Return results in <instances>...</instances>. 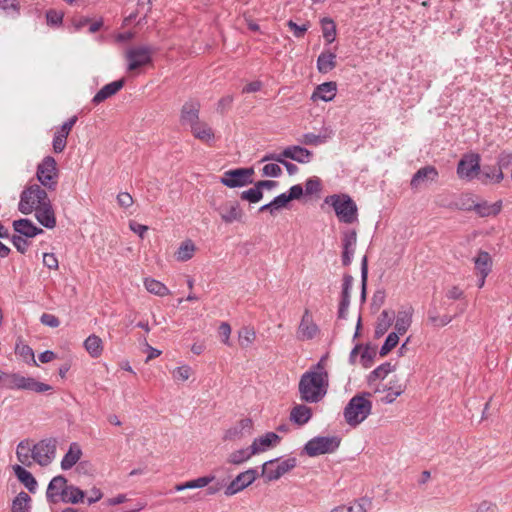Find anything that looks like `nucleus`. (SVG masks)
<instances>
[{"label":"nucleus","instance_id":"nucleus-25","mask_svg":"<svg viewBox=\"0 0 512 512\" xmlns=\"http://www.w3.org/2000/svg\"><path fill=\"white\" fill-rule=\"evenodd\" d=\"M285 158L294 160L298 163H308L312 158V152L304 147L293 145L288 146L282 151Z\"/></svg>","mask_w":512,"mask_h":512},{"label":"nucleus","instance_id":"nucleus-21","mask_svg":"<svg viewBox=\"0 0 512 512\" xmlns=\"http://www.w3.org/2000/svg\"><path fill=\"white\" fill-rule=\"evenodd\" d=\"M353 285V277L349 274L344 275L341 300L339 303L338 317L341 319L346 318L348 307L350 305L351 289Z\"/></svg>","mask_w":512,"mask_h":512},{"label":"nucleus","instance_id":"nucleus-16","mask_svg":"<svg viewBox=\"0 0 512 512\" xmlns=\"http://www.w3.org/2000/svg\"><path fill=\"white\" fill-rule=\"evenodd\" d=\"M77 122V116H73L65 121L62 126L55 132L53 137V151L61 153L67 145V137L70 134L73 126Z\"/></svg>","mask_w":512,"mask_h":512},{"label":"nucleus","instance_id":"nucleus-11","mask_svg":"<svg viewBox=\"0 0 512 512\" xmlns=\"http://www.w3.org/2000/svg\"><path fill=\"white\" fill-rule=\"evenodd\" d=\"M252 168H237L224 172L220 183L229 188L243 187L253 183Z\"/></svg>","mask_w":512,"mask_h":512},{"label":"nucleus","instance_id":"nucleus-10","mask_svg":"<svg viewBox=\"0 0 512 512\" xmlns=\"http://www.w3.org/2000/svg\"><path fill=\"white\" fill-rule=\"evenodd\" d=\"M297 466V459L290 457L279 462L278 459H272L265 462L262 466V475L268 481L278 480L284 474L288 473Z\"/></svg>","mask_w":512,"mask_h":512},{"label":"nucleus","instance_id":"nucleus-37","mask_svg":"<svg viewBox=\"0 0 512 512\" xmlns=\"http://www.w3.org/2000/svg\"><path fill=\"white\" fill-rule=\"evenodd\" d=\"M336 66V54L333 52H322L317 59V68L320 73H328Z\"/></svg>","mask_w":512,"mask_h":512},{"label":"nucleus","instance_id":"nucleus-35","mask_svg":"<svg viewBox=\"0 0 512 512\" xmlns=\"http://www.w3.org/2000/svg\"><path fill=\"white\" fill-rule=\"evenodd\" d=\"M477 177L483 184H488L489 182L500 183L504 175L501 168L485 167L483 170L480 169V173Z\"/></svg>","mask_w":512,"mask_h":512},{"label":"nucleus","instance_id":"nucleus-19","mask_svg":"<svg viewBox=\"0 0 512 512\" xmlns=\"http://www.w3.org/2000/svg\"><path fill=\"white\" fill-rule=\"evenodd\" d=\"M281 438L274 432H267L266 434L254 439L250 445L252 453L259 454L268 450L271 447L276 446L280 442Z\"/></svg>","mask_w":512,"mask_h":512},{"label":"nucleus","instance_id":"nucleus-20","mask_svg":"<svg viewBox=\"0 0 512 512\" xmlns=\"http://www.w3.org/2000/svg\"><path fill=\"white\" fill-rule=\"evenodd\" d=\"M438 175V171L434 166L422 167L413 175L410 182L411 188L418 189L425 182H434L437 180Z\"/></svg>","mask_w":512,"mask_h":512},{"label":"nucleus","instance_id":"nucleus-3","mask_svg":"<svg viewBox=\"0 0 512 512\" xmlns=\"http://www.w3.org/2000/svg\"><path fill=\"white\" fill-rule=\"evenodd\" d=\"M333 207L340 222L351 224L357 221L358 208L353 199L347 194H333L324 200Z\"/></svg>","mask_w":512,"mask_h":512},{"label":"nucleus","instance_id":"nucleus-15","mask_svg":"<svg viewBox=\"0 0 512 512\" xmlns=\"http://www.w3.org/2000/svg\"><path fill=\"white\" fill-rule=\"evenodd\" d=\"M221 220L226 224L241 222L244 212L237 201H226L215 208Z\"/></svg>","mask_w":512,"mask_h":512},{"label":"nucleus","instance_id":"nucleus-41","mask_svg":"<svg viewBox=\"0 0 512 512\" xmlns=\"http://www.w3.org/2000/svg\"><path fill=\"white\" fill-rule=\"evenodd\" d=\"M144 286L148 292L160 297L170 294L169 289L162 282L152 278H146L144 280Z\"/></svg>","mask_w":512,"mask_h":512},{"label":"nucleus","instance_id":"nucleus-43","mask_svg":"<svg viewBox=\"0 0 512 512\" xmlns=\"http://www.w3.org/2000/svg\"><path fill=\"white\" fill-rule=\"evenodd\" d=\"M427 314L429 323L435 328L444 327L453 319L452 316L449 315L440 316L436 307H430Z\"/></svg>","mask_w":512,"mask_h":512},{"label":"nucleus","instance_id":"nucleus-22","mask_svg":"<svg viewBox=\"0 0 512 512\" xmlns=\"http://www.w3.org/2000/svg\"><path fill=\"white\" fill-rule=\"evenodd\" d=\"M125 84L124 79H120L117 81H113L104 85L93 97L92 103L94 105H99L104 102L106 99L115 95L118 91H120Z\"/></svg>","mask_w":512,"mask_h":512},{"label":"nucleus","instance_id":"nucleus-12","mask_svg":"<svg viewBox=\"0 0 512 512\" xmlns=\"http://www.w3.org/2000/svg\"><path fill=\"white\" fill-rule=\"evenodd\" d=\"M457 176L466 181H471L480 173V156L468 153L462 156L457 165Z\"/></svg>","mask_w":512,"mask_h":512},{"label":"nucleus","instance_id":"nucleus-52","mask_svg":"<svg viewBox=\"0 0 512 512\" xmlns=\"http://www.w3.org/2000/svg\"><path fill=\"white\" fill-rule=\"evenodd\" d=\"M0 10L6 13L13 12L14 17L20 15V1L19 0H0Z\"/></svg>","mask_w":512,"mask_h":512},{"label":"nucleus","instance_id":"nucleus-32","mask_svg":"<svg viewBox=\"0 0 512 512\" xmlns=\"http://www.w3.org/2000/svg\"><path fill=\"white\" fill-rule=\"evenodd\" d=\"M371 504L372 502L370 498L362 497L348 505L337 506L330 512H366L370 508Z\"/></svg>","mask_w":512,"mask_h":512},{"label":"nucleus","instance_id":"nucleus-62","mask_svg":"<svg viewBox=\"0 0 512 512\" xmlns=\"http://www.w3.org/2000/svg\"><path fill=\"white\" fill-rule=\"evenodd\" d=\"M11 241H12L13 245L15 246V248L17 249V251H19L20 253L24 254L27 251L29 242L24 237L19 236V235H14L11 238Z\"/></svg>","mask_w":512,"mask_h":512},{"label":"nucleus","instance_id":"nucleus-5","mask_svg":"<svg viewBox=\"0 0 512 512\" xmlns=\"http://www.w3.org/2000/svg\"><path fill=\"white\" fill-rule=\"evenodd\" d=\"M6 389L27 390L36 393H45L52 390L49 384L39 382L31 376H24L20 373H9L6 377Z\"/></svg>","mask_w":512,"mask_h":512},{"label":"nucleus","instance_id":"nucleus-13","mask_svg":"<svg viewBox=\"0 0 512 512\" xmlns=\"http://www.w3.org/2000/svg\"><path fill=\"white\" fill-rule=\"evenodd\" d=\"M257 476L258 472L254 468L241 472L226 487L224 494L228 497L237 494L251 485L256 480Z\"/></svg>","mask_w":512,"mask_h":512},{"label":"nucleus","instance_id":"nucleus-24","mask_svg":"<svg viewBox=\"0 0 512 512\" xmlns=\"http://www.w3.org/2000/svg\"><path fill=\"white\" fill-rule=\"evenodd\" d=\"M501 209V200L496 201L493 204H490L487 201H482L467 208V210L474 211L480 217L496 216L500 213Z\"/></svg>","mask_w":512,"mask_h":512},{"label":"nucleus","instance_id":"nucleus-27","mask_svg":"<svg viewBox=\"0 0 512 512\" xmlns=\"http://www.w3.org/2000/svg\"><path fill=\"white\" fill-rule=\"evenodd\" d=\"M14 230L19 233V236L27 238L35 237L38 234L43 233V229L35 226L29 219H19L13 222Z\"/></svg>","mask_w":512,"mask_h":512},{"label":"nucleus","instance_id":"nucleus-1","mask_svg":"<svg viewBox=\"0 0 512 512\" xmlns=\"http://www.w3.org/2000/svg\"><path fill=\"white\" fill-rule=\"evenodd\" d=\"M323 362L324 358L301 376L298 389L302 401L317 403L326 395L329 377Z\"/></svg>","mask_w":512,"mask_h":512},{"label":"nucleus","instance_id":"nucleus-53","mask_svg":"<svg viewBox=\"0 0 512 512\" xmlns=\"http://www.w3.org/2000/svg\"><path fill=\"white\" fill-rule=\"evenodd\" d=\"M367 279H368V259L367 256H363L361 260V298L364 301L366 298V286H367Z\"/></svg>","mask_w":512,"mask_h":512},{"label":"nucleus","instance_id":"nucleus-26","mask_svg":"<svg viewBox=\"0 0 512 512\" xmlns=\"http://www.w3.org/2000/svg\"><path fill=\"white\" fill-rule=\"evenodd\" d=\"M35 216L38 222L48 229L56 226L55 213L50 202L35 209Z\"/></svg>","mask_w":512,"mask_h":512},{"label":"nucleus","instance_id":"nucleus-39","mask_svg":"<svg viewBox=\"0 0 512 512\" xmlns=\"http://www.w3.org/2000/svg\"><path fill=\"white\" fill-rule=\"evenodd\" d=\"M191 132L195 138L206 143H209L214 139L213 130L208 124L204 122H199L197 125L193 126L191 128Z\"/></svg>","mask_w":512,"mask_h":512},{"label":"nucleus","instance_id":"nucleus-44","mask_svg":"<svg viewBox=\"0 0 512 512\" xmlns=\"http://www.w3.org/2000/svg\"><path fill=\"white\" fill-rule=\"evenodd\" d=\"M254 453H252L251 447L242 448L229 454L227 462L234 465H240L250 459Z\"/></svg>","mask_w":512,"mask_h":512},{"label":"nucleus","instance_id":"nucleus-54","mask_svg":"<svg viewBox=\"0 0 512 512\" xmlns=\"http://www.w3.org/2000/svg\"><path fill=\"white\" fill-rule=\"evenodd\" d=\"M64 14L61 11L50 9L46 12L47 24L51 26H59L62 24Z\"/></svg>","mask_w":512,"mask_h":512},{"label":"nucleus","instance_id":"nucleus-51","mask_svg":"<svg viewBox=\"0 0 512 512\" xmlns=\"http://www.w3.org/2000/svg\"><path fill=\"white\" fill-rule=\"evenodd\" d=\"M399 335L400 334L397 332H391L390 334H388L384 344L380 349L381 356L387 355L398 344Z\"/></svg>","mask_w":512,"mask_h":512},{"label":"nucleus","instance_id":"nucleus-30","mask_svg":"<svg viewBox=\"0 0 512 512\" xmlns=\"http://www.w3.org/2000/svg\"><path fill=\"white\" fill-rule=\"evenodd\" d=\"M395 319L394 311L383 310L375 326V338H381L388 331Z\"/></svg>","mask_w":512,"mask_h":512},{"label":"nucleus","instance_id":"nucleus-31","mask_svg":"<svg viewBox=\"0 0 512 512\" xmlns=\"http://www.w3.org/2000/svg\"><path fill=\"white\" fill-rule=\"evenodd\" d=\"M13 471L17 479L29 490V492H36L38 484L31 472L26 470L21 465H14Z\"/></svg>","mask_w":512,"mask_h":512},{"label":"nucleus","instance_id":"nucleus-18","mask_svg":"<svg viewBox=\"0 0 512 512\" xmlns=\"http://www.w3.org/2000/svg\"><path fill=\"white\" fill-rule=\"evenodd\" d=\"M67 486V479L64 476H55L48 484L46 491L47 500L50 503H57L59 499L62 501Z\"/></svg>","mask_w":512,"mask_h":512},{"label":"nucleus","instance_id":"nucleus-57","mask_svg":"<svg viewBox=\"0 0 512 512\" xmlns=\"http://www.w3.org/2000/svg\"><path fill=\"white\" fill-rule=\"evenodd\" d=\"M192 369L188 365L179 366L173 371V377L176 380L186 381L191 376Z\"/></svg>","mask_w":512,"mask_h":512},{"label":"nucleus","instance_id":"nucleus-47","mask_svg":"<svg viewBox=\"0 0 512 512\" xmlns=\"http://www.w3.org/2000/svg\"><path fill=\"white\" fill-rule=\"evenodd\" d=\"M195 252V245L191 240H187L183 242L176 252V259L178 261H188L190 260Z\"/></svg>","mask_w":512,"mask_h":512},{"label":"nucleus","instance_id":"nucleus-7","mask_svg":"<svg viewBox=\"0 0 512 512\" xmlns=\"http://www.w3.org/2000/svg\"><path fill=\"white\" fill-rule=\"evenodd\" d=\"M154 49L149 45H137L125 51L127 70L135 71L152 63Z\"/></svg>","mask_w":512,"mask_h":512},{"label":"nucleus","instance_id":"nucleus-9","mask_svg":"<svg viewBox=\"0 0 512 512\" xmlns=\"http://www.w3.org/2000/svg\"><path fill=\"white\" fill-rule=\"evenodd\" d=\"M57 440L45 438L32 446V459L40 466H48L56 456Z\"/></svg>","mask_w":512,"mask_h":512},{"label":"nucleus","instance_id":"nucleus-48","mask_svg":"<svg viewBox=\"0 0 512 512\" xmlns=\"http://www.w3.org/2000/svg\"><path fill=\"white\" fill-rule=\"evenodd\" d=\"M321 23L323 37L326 40V42L329 44L334 42L336 38V26L334 21L330 18H323Z\"/></svg>","mask_w":512,"mask_h":512},{"label":"nucleus","instance_id":"nucleus-58","mask_svg":"<svg viewBox=\"0 0 512 512\" xmlns=\"http://www.w3.org/2000/svg\"><path fill=\"white\" fill-rule=\"evenodd\" d=\"M404 392V388L400 385L397 388L389 387L388 393L382 398V402L386 404L393 403L398 396Z\"/></svg>","mask_w":512,"mask_h":512},{"label":"nucleus","instance_id":"nucleus-2","mask_svg":"<svg viewBox=\"0 0 512 512\" xmlns=\"http://www.w3.org/2000/svg\"><path fill=\"white\" fill-rule=\"evenodd\" d=\"M369 392H364L353 396L344 408V418L350 426H357L362 423L372 410V402Z\"/></svg>","mask_w":512,"mask_h":512},{"label":"nucleus","instance_id":"nucleus-63","mask_svg":"<svg viewBox=\"0 0 512 512\" xmlns=\"http://www.w3.org/2000/svg\"><path fill=\"white\" fill-rule=\"evenodd\" d=\"M376 353L373 349L366 347L361 354V362L363 367L368 368L371 366Z\"/></svg>","mask_w":512,"mask_h":512},{"label":"nucleus","instance_id":"nucleus-40","mask_svg":"<svg viewBox=\"0 0 512 512\" xmlns=\"http://www.w3.org/2000/svg\"><path fill=\"white\" fill-rule=\"evenodd\" d=\"M85 492L74 485H68L62 502L78 504L84 501Z\"/></svg>","mask_w":512,"mask_h":512},{"label":"nucleus","instance_id":"nucleus-14","mask_svg":"<svg viewBox=\"0 0 512 512\" xmlns=\"http://www.w3.org/2000/svg\"><path fill=\"white\" fill-rule=\"evenodd\" d=\"M320 332L318 325L314 322L309 309H305L298 326L296 337L300 341L314 339Z\"/></svg>","mask_w":512,"mask_h":512},{"label":"nucleus","instance_id":"nucleus-33","mask_svg":"<svg viewBox=\"0 0 512 512\" xmlns=\"http://www.w3.org/2000/svg\"><path fill=\"white\" fill-rule=\"evenodd\" d=\"M82 450L78 443L73 442L70 444L67 453L64 455L61 461L62 470L71 469L81 458Z\"/></svg>","mask_w":512,"mask_h":512},{"label":"nucleus","instance_id":"nucleus-55","mask_svg":"<svg viewBox=\"0 0 512 512\" xmlns=\"http://www.w3.org/2000/svg\"><path fill=\"white\" fill-rule=\"evenodd\" d=\"M321 190V181L317 177L307 179L305 182V193L307 195H313Z\"/></svg>","mask_w":512,"mask_h":512},{"label":"nucleus","instance_id":"nucleus-29","mask_svg":"<svg viewBox=\"0 0 512 512\" xmlns=\"http://www.w3.org/2000/svg\"><path fill=\"white\" fill-rule=\"evenodd\" d=\"M312 417V409L304 404L296 405L290 412V420L298 426H303Z\"/></svg>","mask_w":512,"mask_h":512},{"label":"nucleus","instance_id":"nucleus-49","mask_svg":"<svg viewBox=\"0 0 512 512\" xmlns=\"http://www.w3.org/2000/svg\"><path fill=\"white\" fill-rule=\"evenodd\" d=\"M15 353L19 355L26 363H32L33 365H37L34 356V351L30 346L18 343L16 344L15 347Z\"/></svg>","mask_w":512,"mask_h":512},{"label":"nucleus","instance_id":"nucleus-60","mask_svg":"<svg viewBox=\"0 0 512 512\" xmlns=\"http://www.w3.org/2000/svg\"><path fill=\"white\" fill-rule=\"evenodd\" d=\"M219 335L221 337V341L227 345L231 346L230 335H231V326L227 322H222L219 326Z\"/></svg>","mask_w":512,"mask_h":512},{"label":"nucleus","instance_id":"nucleus-56","mask_svg":"<svg viewBox=\"0 0 512 512\" xmlns=\"http://www.w3.org/2000/svg\"><path fill=\"white\" fill-rule=\"evenodd\" d=\"M281 174L282 169L277 163H269L262 168V175L266 177H279Z\"/></svg>","mask_w":512,"mask_h":512},{"label":"nucleus","instance_id":"nucleus-34","mask_svg":"<svg viewBox=\"0 0 512 512\" xmlns=\"http://www.w3.org/2000/svg\"><path fill=\"white\" fill-rule=\"evenodd\" d=\"M32 446L28 439L18 443L16 448V456L18 461L26 467H30L34 462L32 459Z\"/></svg>","mask_w":512,"mask_h":512},{"label":"nucleus","instance_id":"nucleus-28","mask_svg":"<svg viewBox=\"0 0 512 512\" xmlns=\"http://www.w3.org/2000/svg\"><path fill=\"white\" fill-rule=\"evenodd\" d=\"M337 85L335 82H325L318 85L312 94V99H320L325 102L331 101L336 96Z\"/></svg>","mask_w":512,"mask_h":512},{"label":"nucleus","instance_id":"nucleus-38","mask_svg":"<svg viewBox=\"0 0 512 512\" xmlns=\"http://www.w3.org/2000/svg\"><path fill=\"white\" fill-rule=\"evenodd\" d=\"M84 348L93 358H98L103 352V342L101 338L92 334L84 341Z\"/></svg>","mask_w":512,"mask_h":512},{"label":"nucleus","instance_id":"nucleus-46","mask_svg":"<svg viewBox=\"0 0 512 512\" xmlns=\"http://www.w3.org/2000/svg\"><path fill=\"white\" fill-rule=\"evenodd\" d=\"M31 501L30 496L25 492H20L12 502V512H29Z\"/></svg>","mask_w":512,"mask_h":512},{"label":"nucleus","instance_id":"nucleus-61","mask_svg":"<svg viewBox=\"0 0 512 512\" xmlns=\"http://www.w3.org/2000/svg\"><path fill=\"white\" fill-rule=\"evenodd\" d=\"M215 477L213 475L199 477L197 479L189 481L190 489L203 488L209 485Z\"/></svg>","mask_w":512,"mask_h":512},{"label":"nucleus","instance_id":"nucleus-4","mask_svg":"<svg viewBox=\"0 0 512 512\" xmlns=\"http://www.w3.org/2000/svg\"><path fill=\"white\" fill-rule=\"evenodd\" d=\"M50 199L44 189L33 184L25 188L20 195L18 209L22 214L28 215L40 206L48 204Z\"/></svg>","mask_w":512,"mask_h":512},{"label":"nucleus","instance_id":"nucleus-42","mask_svg":"<svg viewBox=\"0 0 512 512\" xmlns=\"http://www.w3.org/2000/svg\"><path fill=\"white\" fill-rule=\"evenodd\" d=\"M393 366L389 362H385L375 368L373 371L370 372L368 375V384L370 386L373 385L374 382L377 380H383L390 372H392Z\"/></svg>","mask_w":512,"mask_h":512},{"label":"nucleus","instance_id":"nucleus-59","mask_svg":"<svg viewBox=\"0 0 512 512\" xmlns=\"http://www.w3.org/2000/svg\"><path fill=\"white\" fill-rule=\"evenodd\" d=\"M287 26L289 27V29L293 32V35L296 37V38H301L304 36V34L306 33V31L308 30L309 28V25L308 24H303V25H298L296 24L294 21L292 20H289L287 22Z\"/></svg>","mask_w":512,"mask_h":512},{"label":"nucleus","instance_id":"nucleus-36","mask_svg":"<svg viewBox=\"0 0 512 512\" xmlns=\"http://www.w3.org/2000/svg\"><path fill=\"white\" fill-rule=\"evenodd\" d=\"M474 264L475 269L479 272V274H483L484 277H487L491 272L492 259L489 253L486 251H479L474 259Z\"/></svg>","mask_w":512,"mask_h":512},{"label":"nucleus","instance_id":"nucleus-8","mask_svg":"<svg viewBox=\"0 0 512 512\" xmlns=\"http://www.w3.org/2000/svg\"><path fill=\"white\" fill-rule=\"evenodd\" d=\"M36 176L44 187L55 190L59 178L56 160L52 156L44 157L37 166Z\"/></svg>","mask_w":512,"mask_h":512},{"label":"nucleus","instance_id":"nucleus-17","mask_svg":"<svg viewBox=\"0 0 512 512\" xmlns=\"http://www.w3.org/2000/svg\"><path fill=\"white\" fill-rule=\"evenodd\" d=\"M200 103L196 100H189L184 103L181 109L180 122L182 125H189L190 128L197 125L199 121Z\"/></svg>","mask_w":512,"mask_h":512},{"label":"nucleus","instance_id":"nucleus-6","mask_svg":"<svg viewBox=\"0 0 512 512\" xmlns=\"http://www.w3.org/2000/svg\"><path fill=\"white\" fill-rule=\"evenodd\" d=\"M341 439L338 436H317L310 439L303 448L309 457L335 452L340 446Z\"/></svg>","mask_w":512,"mask_h":512},{"label":"nucleus","instance_id":"nucleus-45","mask_svg":"<svg viewBox=\"0 0 512 512\" xmlns=\"http://www.w3.org/2000/svg\"><path fill=\"white\" fill-rule=\"evenodd\" d=\"M256 339V332L253 327L245 326L238 332L239 344L242 348L250 347Z\"/></svg>","mask_w":512,"mask_h":512},{"label":"nucleus","instance_id":"nucleus-64","mask_svg":"<svg viewBox=\"0 0 512 512\" xmlns=\"http://www.w3.org/2000/svg\"><path fill=\"white\" fill-rule=\"evenodd\" d=\"M357 233L355 230H348L343 232L342 246H356Z\"/></svg>","mask_w":512,"mask_h":512},{"label":"nucleus","instance_id":"nucleus-50","mask_svg":"<svg viewBox=\"0 0 512 512\" xmlns=\"http://www.w3.org/2000/svg\"><path fill=\"white\" fill-rule=\"evenodd\" d=\"M240 197L242 200L249 201L250 203H256L262 199L263 192L260 190L258 185L255 183V185L252 188L243 191L241 193Z\"/></svg>","mask_w":512,"mask_h":512},{"label":"nucleus","instance_id":"nucleus-23","mask_svg":"<svg viewBox=\"0 0 512 512\" xmlns=\"http://www.w3.org/2000/svg\"><path fill=\"white\" fill-rule=\"evenodd\" d=\"M414 309L412 306L402 307L396 316L395 332L403 335L407 332L412 323Z\"/></svg>","mask_w":512,"mask_h":512}]
</instances>
